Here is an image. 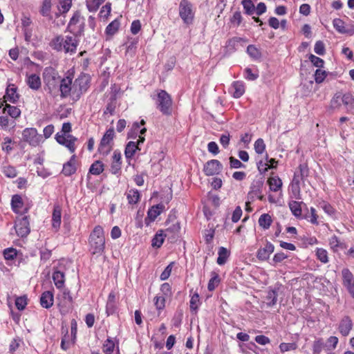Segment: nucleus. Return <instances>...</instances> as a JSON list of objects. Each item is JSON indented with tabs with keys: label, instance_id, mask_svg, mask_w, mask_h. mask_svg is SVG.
<instances>
[{
	"label": "nucleus",
	"instance_id": "obj_41",
	"mask_svg": "<svg viewBox=\"0 0 354 354\" xmlns=\"http://www.w3.org/2000/svg\"><path fill=\"white\" fill-rule=\"evenodd\" d=\"M301 203L296 201H292L288 204L291 212L297 218H299L301 216L302 211L301 207Z\"/></svg>",
	"mask_w": 354,
	"mask_h": 354
},
{
	"label": "nucleus",
	"instance_id": "obj_2",
	"mask_svg": "<svg viewBox=\"0 0 354 354\" xmlns=\"http://www.w3.org/2000/svg\"><path fill=\"white\" fill-rule=\"evenodd\" d=\"M90 250L93 254H101L105 248L104 232L100 225H97L89 236Z\"/></svg>",
	"mask_w": 354,
	"mask_h": 354
},
{
	"label": "nucleus",
	"instance_id": "obj_45",
	"mask_svg": "<svg viewBox=\"0 0 354 354\" xmlns=\"http://www.w3.org/2000/svg\"><path fill=\"white\" fill-rule=\"evenodd\" d=\"M105 0H86V8L89 12H96Z\"/></svg>",
	"mask_w": 354,
	"mask_h": 354
},
{
	"label": "nucleus",
	"instance_id": "obj_26",
	"mask_svg": "<svg viewBox=\"0 0 354 354\" xmlns=\"http://www.w3.org/2000/svg\"><path fill=\"white\" fill-rule=\"evenodd\" d=\"M19 98V94L17 93V87L14 84H10L6 91L4 100L11 103H15Z\"/></svg>",
	"mask_w": 354,
	"mask_h": 354
},
{
	"label": "nucleus",
	"instance_id": "obj_40",
	"mask_svg": "<svg viewBox=\"0 0 354 354\" xmlns=\"http://www.w3.org/2000/svg\"><path fill=\"white\" fill-rule=\"evenodd\" d=\"M218 257L217 258L216 263L220 266L224 265L226 263L227 258L229 257V251L225 248L221 247L218 249Z\"/></svg>",
	"mask_w": 354,
	"mask_h": 354
},
{
	"label": "nucleus",
	"instance_id": "obj_46",
	"mask_svg": "<svg viewBox=\"0 0 354 354\" xmlns=\"http://www.w3.org/2000/svg\"><path fill=\"white\" fill-rule=\"evenodd\" d=\"M61 209L59 207H55L52 216V225L54 228L59 227L61 224Z\"/></svg>",
	"mask_w": 354,
	"mask_h": 354
},
{
	"label": "nucleus",
	"instance_id": "obj_18",
	"mask_svg": "<svg viewBox=\"0 0 354 354\" xmlns=\"http://www.w3.org/2000/svg\"><path fill=\"white\" fill-rule=\"evenodd\" d=\"M164 208L165 206L162 204H158L150 208L148 210L147 216L145 219V224L149 225L151 222H153Z\"/></svg>",
	"mask_w": 354,
	"mask_h": 354
},
{
	"label": "nucleus",
	"instance_id": "obj_35",
	"mask_svg": "<svg viewBox=\"0 0 354 354\" xmlns=\"http://www.w3.org/2000/svg\"><path fill=\"white\" fill-rule=\"evenodd\" d=\"M127 198L129 204H137L140 201V194L138 189H131L127 192Z\"/></svg>",
	"mask_w": 354,
	"mask_h": 354
},
{
	"label": "nucleus",
	"instance_id": "obj_21",
	"mask_svg": "<svg viewBox=\"0 0 354 354\" xmlns=\"http://www.w3.org/2000/svg\"><path fill=\"white\" fill-rule=\"evenodd\" d=\"M76 156L73 155L70 160L64 164L62 173L66 176H70L76 172Z\"/></svg>",
	"mask_w": 354,
	"mask_h": 354
},
{
	"label": "nucleus",
	"instance_id": "obj_47",
	"mask_svg": "<svg viewBox=\"0 0 354 354\" xmlns=\"http://www.w3.org/2000/svg\"><path fill=\"white\" fill-rule=\"evenodd\" d=\"M333 24L335 30L342 34L348 33L349 31L344 26V22L340 19H335Z\"/></svg>",
	"mask_w": 354,
	"mask_h": 354
},
{
	"label": "nucleus",
	"instance_id": "obj_58",
	"mask_svg": "<svg viewBox=\"0 0 354 354\" xmlns=\"http://www.w3.org/2000/svg\"><path fill=\"white\" fill-rule=\"evenodd\" d=\"M255 152L258 154H262L266 150V145L262 138H258L254 145Z\"/></svg>",
	"mask_w": 354,
	"mask_h": 354
},
{
	"label": "nucleus",
	"instance_id": "obj_10",
	"mask_svg": "<svg viewBox=\"0 0 354 354\" xmlns=\"http://www.w3.org/2000/svg\"><path fill=\"white\" fill-rule=\"evenodd\" d=\"M15 229L17 236L21 238L26 237L30 232L29 216L17 217L15 221Z\"/></svg>",
	"mask_w": 354,
	"mask_h": 354
},
{
	"label": "nucleus",
	"instance_id": "obj_36",
	"mask_svg": "<svg viewBox=\"0 0 354 354\" xmlns=\"http://www.w3.org/2000/svg\"><path fill=\"white\" fill-rule=\"evenodd\" d=\"M3 113H7L12 118L15 119L20 116L21 110L17 106L6 104L3 109Z\"/></svg>",
	"mask_w": 354,
	"mask_h": 354
},
{
	"label": "nucleus",
	"instance_id": "obj_60",
	"mask_svg": "<svg viewBox=\"0 0 354 354\" xmlns=\"http://www.w3.org/2000/svg\"><path fill=\"white\" fill-rule=\"evenodd\" d=\"M329 245L330 246V248L334 252L337 251L339 248L342 247V243H340L339 239L335 235H333L329 239Z\"/></svg>",
	"mask_w": 354,
	"mask_h": 354
},
{
	"label": "nucleus",
	"instance_id": "obj_1",
	"mask_svg": "<svg viewBox=\"0 0 354 354\" xmlns=\"http://www.w3.org/2000/svg\"><path fill=\"white\" fill-rule=\"evenodd\" d=\"M80 43V37L76 35H59L52 39L50 46L57 51L73 55L76 53Z\"/></svg>",
	"mask_w": 354,
	"mask_h": 354
},
{
	"label": "nucleus",
	"instance_id": "obj_24",
	"mask_svg": "<svg viewBox=\"0 0 354 354\" xmlns=\"http://www.w3.org/2000/svg\"><path fill=\"white\" fill-rule=\"evenodd\" d=\"M62 333L64 334L61 341V348L64 351H67L72 345H73L75 341H73V337H70L68 335V330L67 328H62Z\"/></svg>",
	"mask_w": 354,
	"mask_h": 354
},
{
	"label": "nucleus",
	"instance_id": "obj_64",
	"mask_svg": "<svg viewBox=\"0 0 354 354\" xmlns=\"http://www.w3.org/2000/svg\"><path fill=\"white\" fill-rule=\"evenodd\" d=\"M314 51L319 55H324L325 54V45L322 41H316L314 47Z\"/></svg>",
	"mask_w": 354,
	"mask_h": 354
},
{
	"label": "nucleus",
	"instance_id": "obj_4",
	"mask_svg": "<svg viewBox=\"0 0 354 354\" xmlns=\"http://www.w3.org/2000/svg\"><path fill=\"white\" fill-rule=\"evenodd\" d=\"M43 80L48 92L52 93L59 85L61 77L54 68L48 66L44 68Z\"/></svg>",
	"mask_w": 354,
	"mask_h": 354
},
{
	"label": "nucleus",
	"instance_id": "obj_37",
	"mask_svg": "<svg viewBox=\"0 0 354 354\" xmlns=\"http://www.w3.org/2000/svg\"><path fill=\"white\" fill-rule=\"evenodd\" d=\"M258 223L259 226L263 229L268 230L272 223L271 216L266 213L261 214L259 218Z\"/></svg>",
	"mask_w": 354,
	"mask_h": 354
},
{
	"label": "nucleus",
	"instance_id": "obj_55",
	"mask_svg": "<svg viewBox=\"0 0 354 354\" xmlns=\"http://www.w3.org/2000/svg\"><path fill=\"white\" fill-rule=\"evenodd\" d=\"M27 304V297L26 295L17 297L15 299V306L19 310H24Z\"/></svg>",
	"mask_w": 354,
	"mask_h": 354
},
{
	"label": "nucleus",
	"instance_id": "obj_20",
	"mask_svg": "<svg viewBox=\"0 0 354 354\" xmlns=\"http://www.w3.org/2000/svg\"><path fill=\"white\" fill-rule=\"evenodd\" d=\"M180 230L179 223L172 224L164 231V234L171 242L175 241L178 237Z\"/></svg>",
	"mask_w": 354,
	"mask_h": 354
},
{
	"label": "nucleus",
	"instance_id": "obj_61",
	"mask_svg": "<svg viewBox=\"0 0 354 354\" xmlns=\"http://www.w3.org/2000/svg\"><path fill=\"white\" fill-rule=\"evenodd\" d=\"M154 305L158 310H162L165 307V298L163 296H156L154 297Z\"/></svg>",
	"mask_w": 354,
	"mask_h": 354
},
{
	"label": "nucleus",
	"instance_id": "obj_27",
	"mask_svg": "<svg viewBox=\"0 0 354 354\" xmlns=\"http://www.w3.org/2000/svg\"><path fill=\"white\" fill-rule=\"evenodd\" d=\"M26 82L29 88L33 91H38L41 86L40 77L36 74L27 75Z\"/></svg>",
	"mask_w": 354,
	"mask_h": 354
},
{
	"label": "nucleus",
	"instance_id": "obj_54",
	"mask_svg": "<svg viewBox=\"0 0 354 354\" xmlns=\"http://www.w3.org/2000/svg\"><path fill=\"white\" fill-rule=\"evenodd\" d=\"M316 257L323 263L328 262V252L325 249L317 248Z\"/></svg>",
	"mask_w": 354,
	"mask_h": 354
},
{
	"label": "nucleus",
	"instance_id": "obj_6",
	"mask_svg": "<svg viewBox=\"0 0 354 354\" xmlns=\"http://www.w3.org/2000/svg\"><path fill=\"white\" fill-rule=\"evenodd\" d=\"M73 100L77 101L89 87V77L82 74L73 82Z\"/></svg>",
	"mask_w": 354,
	"mask_h": 354
},
{
	"label": "nucleus",
	"instance_id": "obj_53",
	"mask_svg": "<svg viewBox=\"0 0 354 354\" xmlns=\"http://www.w3.org/2000/svg\"><path fill=\"white\" fill-rule=\"evenodd\" d=\"M120 27V22L118 20L111 21L106 28V33L109 35H114Z\"/></svg>",
	"mask_w": 354,
	"mask_h": 354
},
{
	"label": "nucleus",
	"instance_id": "obj_12",
	"mask_svg": "<svg viewBox=\"0 0 354 354\" xmlns=\"http://www.w3.org/2000/svg\"><path fill=\"white\" fill-rule=\"evenodd\" d=\"M59 87L60 91V96L62 98L71 97L73 100V78L70 76L61 78L59 83Z\"/></svg>",
	"mask_w": 354,
	"mask_h": 354
},
{
	"label": "nucleus",
	"instance_id": "obj_48",
	"mask_svg": "<svg viewBox=\"0 0 354 354\" xmlns=\"http://www.w3.org/2000/svg\"><path fill=\"white\" fill-rule=\"evenodd\" d=\"M103 352L105 354H112L115 348V343L111 337H108L103 344Z\"/></svg>",
	"mask_w": 354,
	"mask_h": 354
},
{
	"label": "nucleus",
	"instance_id": "obj_30",
	"mask_svg": "<svg viewBox=\"0 0 354 354\" xmlns=\"http://www.w3.org/2000/svg\"><path fill=\"white\" fill-rule=\"evenodd\" d=\"M269 188L272 192H278L282 187V180L279 176H272L268 180Z\"/></svg>",
	"mask_w": 354,
	"mask_h": 354
},
{
	"label": "nucleus",
	"instance_id": "obj_52",
	"mask_svg": "<svg viewBox=\"0 0 354 354\" xmlns=\"http://www.w3.org/2000/svg\"><path fill=\"white\" fill-rule=\"evenodd\" d=\"M342 100V97L340 93L335 94L330 101V108L334 110L339 109L343 104V100Z\"/></svg>",
	"mask_w": 354,
	"mask_h": 354
},
{
	"label": "nucleus",
	"instance_id": "obj_11",
	"mask_svg": "<svg viewBox=\"0 0 354 354\" xmlns=\"http://www.w3.org/2000/svg\"><path fill=\"white\" fill-rule=\"evenodd\" d=\"M22 137L25 142L32 147L39 145L42 138L35 128H26L22 132Z\"/></svg>",
	"mask_w": 354,
	"mask_h": 354
},
{
	"label": "nucleus",
	"instance_id": "obj_9",
	"mask_svg": "<svg viewBox=\"0 0 354 354\" xmlns=\"http://www.w3.org/2000/svg\"><path fill=\"white\" fill-rule=\"evenodd\" d=\"M57 299L61 314H67L71 310L73 304V297L69 290L62 288V293L57 295Z\"/></svg>",
	"mask_w": 354,
	"mask_h": 354
},
{
	"label": "nucleus",
	"instance_id": "obj_15",
	"mask_svg": "<svg viewBox=\"0 0 354 354\" xmlns=\"http://www.w3.org/2000/svg\"><path fill=\"white\" fill-rule=\"evenodd\" d=\"M343 285L346 288L348 292L354 297V276L348 268L342 270Z\"/></svg>",
	"mask_w": 354,
	"mask_h": 354
},
{
	"label": "nucleus",
	"instance_id": "obj_59",
	"mask_svg": "<svg viewBox=\"0 0 354 354\" xmlns=\"http://www.w3.org/2000/svg\"><path fill=\"white\" fill-rule=\"evenodd\" d=\"M327 73L326 71L318 68L315 73V81L317 84H320L324 82Z\"/></svg>",
	"mask_w": 354,
	"mask_h": 354
},
{
	"label": "nucleus",
	"instance_id": "obj_13",
	"mask_svg": "<svg viewBox=\"0 0 354 354\" xmlns=\"http://www.w3.org/2000/svg\"><path fill=\"white\" fill-rule=\"evenodd\" d=\"M55 139L59 144L65 146L71 153L75 152L76 149L75 142L77 140L75 137L70 134L60 135L57 133L55 136Z\"/></svg>",
	"mask_w": 354,
	"mask_h": 354
},
{
	"label": "nucleus",
	"instance_id": "obj_8",
	"mask_svg": "<svg viewBox=\"0 0 354 354\" xmlns=\"http://www.w3.org/2000/svg\"><path fill=\"white\" fill-rule=\"evenodd\" d=\"M115 137L113 128L109 129L102 136L98 147V151L103 156H107L113 148V140Z\"/></svg>",
	"mask_w": 354,
	"mask_h": 354
},
{
	"label": "nucleus",
	"instance_id": "obj_51",
	"mask_svg": "<svg viewBox=\"0 0 354 354\" xmlns=\"http://www.w3.org/2000/svg\"><path fill=\"white\" fill-rule=\"evenodd\" d=\"M247 53L254 59H260L261 57V53L260 50L254 45H249L247 47Z\"/></svg>",
	"mask_w": 354,
	"mask_h": 354
},
{
	"label": "nucleus",
	"instance_id": "obj_7",
	"mask_svg": "<svg viewBox=\"0 0 354 354\" xmlns=\"http://www.w3.org/2000/svg\"><path fill=\"white\" fill-rule=\"evenodd\" d=\"M193 5L188 0H181L179 4V16L186 25L193 23L194 19Z\"/></svg>",
	"mask_w": 354,
	"mask_h": 354
},
{
	"label": "nucleus",
	"instance_id": "obj_33",
	"mask_svg": "<svg viewBox=\"0 0 354 354\" xmlns=\"http://www.w3.org/2000/svg\"><path fill=\"white\" fill-rule=\"evenodd\" d=\"M15 127V122L9 120L7 115H0V127L5 131H10Z\"/></svg>",
	"mask_w": 354,
	"mask_h": 354
},
{
	"label": "nucleus",
	"instance_id": "obj_43",
	"mask_svg": "<svg viewBox=\"0 0 354 354\" xmlns=\"http://www.w3.org/2000/svg\"><path fill=\"white\" fill-rule=\"evenodd\" d=\"M241 4L243 7L245 14L252 15L255 13V6L252 0H242Z\"/></svg>",
	"mask_w": 354,
	"mask_h": 354
},
{
	"label": "nucleus",
	"instance_id": "obj_28",
	"mask_svg": "<svg viewBox=\"0 0 354 354\" xmlns=\"http://www.w3.org/2000/svg\"><path fill=\"white\" fill-rule=\"evenodd\" d=\"M319 207L323 209V211L330 218L333 219L337 218V212L336 209L328 202L322 201L319 203Z\"/></svg>",
	"mask_w": 354,
	"mask_h": 354
},
{
	"label": "nucleus",
	"instance_id": "obj_23",
	"mask_svg": "<svg viewBox=\"0 0 354 354\" xmlns=\"http://www.w3.org/2000/svg\"><path fill=\"white\" fill-rule=\"evenodd\" d=\"M54 302V295L52 291H44L40 297V304L44 308H50Z\"/></svg>",
	"mask_w": 354,
	"mask_h": 354
},
{
	"label": "nucleus",
	"instance_id": "obj_63",
	"mask_svg": "<svg viewBox=\"0 0 354 354\" xmlns=\"http://www.w3.org/2000/svg\"><path fill=\"white\" fill-rule=\"evenodd\" d=\"M12 143V140L10 137H6L3 138V142L1 144L2 150L6 151L7 153H10L12 150V147H11V144Z\"/></svg>",
	"mask_w": 354,
	"mask_h": 354
},
{
	"label": "nucleus",
	"instance_id": "obj_16",
	"mask_svg": "<svg viewBox=\"0 0 354 354\" xmlns=\"http://www.w3.org/2000/svg\"><path fill=\"white\" fill-rule=\"evenodd\" d=\"M145 139L144 136H139L137 142L130 141L127 143L124 150V155L127 159H131L135 155L136 151L140 150L139 146L145 142Z\"/></svg>",
	"mask_w": 354,
	"mask_h": 354
},
{
	"label": "nucleus",
	"instance_id": "obj_5",
	"mask_svg": "<svg viewBox=\"0 0 354 354\" xmlns=\"http://www.w3.org/2000/svg\"><path fill=\"white\" fill-rule=\"evenodd\" d=\"M84 21L85 19L81 16L80 12L76 11L71 17L68 24L67 29L73 35L80 37L84 35L85 26Z\"/></svg>",
	"mask_w": 354,
	"mask_h": 354
},
{
	"label": "nucleus",
	"instance_id": "obj_3",
	"mask_svg": "<svg viewBox=\"0 0 354 354\" xmlns=\"http://www.w3.org/2000/svg\"><path fill=\"white\" fill-rule=\"evenodd\" d=\"M156 104L157 109L165 115L172 113V100L170 95L165 90H160L156 95Z\"/></svg>",
	"mask_w": 354,
	"mask_h": 354
},
{
	"label": "nucleus",
	"instance_id": "obj_14",
	"mask_svg": "<svg viewBox=\"0 0 354 354\" xmlns=\"http://www.w3.org/2000/svg\"><path fill=\"white\" fill-rule=\"evenodd\" d=\"M223 169V165L218 160H211L207 161L203 168V171L207 176H214L218 174Z\"/></svg>",
	"mask_w": 354,
	"mask_h": 354
},
{
	"label": "nucleus",
	"instance_id": "obj_29",
	"mask_svg": "<svg viewBox=\"0 0 354 354\" xmlns=\"http://www.w3.org/2000/svg\"><path fill=\"white\" fill-rule=\"evenodd\" d=\"M53 280L58 289L63 288L65 282L64 273L59 270H55L53 273Z\"/></svg>",
	"mask_w": 354,
	"mask_h": 354
},
{
	"label": "nucleus",
	"instance_id": "obj_34",
	"mask_svg": "<svg viewBox=\"0 0 354 354\" xmlns=\"http://www.w3.org/2000/svg\"><path fill=\"white\" fill-rule=\"evenodd\" d=\"M165 238H166V236L164 234V231L162 230H158L152 239V247L157 248H160L164 242Z\"/></svg>",
	"mask_w": 354,
	"mask_h": 354
},
{
	"label": "nucleus",
	"instance_id": "obj_49",
	"mask_svg": "<svg viewBox=\"0 0 354 354\" xmlns=\"http://www.w3.org/2000/svg\"><path fill=\"white\" fill-rule=\"evenodd\" d=\"M277 292L275 290H270L266 295V299L269 306H274L277 301Z\"/></svg>",
	"mask_w": 354,
	"mask_h": 354
},
{
	"label": "nucleus",
	"instance_id": "obj_17",
	"mask_svg": "<svg viewBox=\"0 0 354 354\" xmlns=\"http://www.w3.org/2000/svg\"><path fill=\"white\" fill-rule=\"evenodd\" d=\"M145 120L142 119L140 122H135L133 123L132 127L127 133L128 138L135 139L137 136H143L146 133L147 129L145 127L141 128L142 126L145 125Z\"/></svg>",
	"mask_w": 354,
	"mask_h": 354
},
{
	"label": "nucleus",
	"instance_id": "obj_32",
	"mask_svg": "<svg viewBox=\"0 0 354 354\" xmlns=\"http://www.w3.org/2000/svg\"><path fill=\"white\" fill-rule=\"evenodd\" d=\"M24 205L22 198L18 194L12 196L11 199V207L14 212L18 214Z\"/></svg>",
	"mask_w": 354,
	"mask_h": 354
},
{
	"label": "nucleus",
	"instance_id": "obj_62",
	"mask_svg": "<svg viewBox=\"0 0 354 354\" xmlns=\"http://www.w3.org/2000/svg\"><path fill=\"white\" fill-rule=\"evenodd\" d=\"M50 8L51 0H44L40 12L43 16L47 17L50 14Z\"/></svg>",
	"mask_w": 354,
	"mask_h": 354
},
{
	"label": "nucleus",
	"instance_id": "obj_42",
	"mask_svg": "<svg viewBox=\"0 0 354 354\" xmlns=\"http://www.w3.org/2000/svg\"><path fill=\"white\" fill-rule=\"evenodd\" d=\"M21 254H19L17 250L13 248H8L3 250V257L7 261H12L15 259L19 258Z\"/></svg>",
	"mask_w": 354,
	"mask_h": 354
},
{
	"label": "nucleus",
	"instance_id": "obj_25",
	"mask_svg": "<svg viewBox=\"0 0 354 354\" xmlns=\"http://www.w3.org/2000/svg\"><path fill=\"white\" fill-rule=\"evenodd\" d=\"M353 327V322L348 316L344 317L339 325V333L344 337L347 336Z\"/></svg>",
	"mask_w": 354,
	"mask_h": 354
},
{
	"label": "nucleus",
	"instance_id": "obj_50",
	"mask_svg": "<svg viewBox=\"0 0 354 354\" xmlns=\"http://www.w3.org/2000/svg\"><path fill=\"white\" fill-rule=\"evenodd\" d=\"M248 40L243 37H234L227 41V47L232 50H236V46L240 42H247Z\"/></svg>",
	"mask_w": 354,
	"mask_h": 354
},
{
	"label": "nucleus",
	"instance_id": "obj_22",
	"mask_svg": "<svg viewBox=\"0 0 354 354\" xmlns=\"http://www.w3.org/2000/svg\"><path fill=\"white\" fill-rule=\"evenodd\" d=\"M117 308L116 295L113 291H111L108 296L106 305V313L107 316L114 314Z\"/></svg>",
	"mask_w": 354,
	"mask_h": 354
},
{
	"label": "nucleus",
	"instance_id": "obj_38",
	"mask_svg": "<svg viewBox=\"0 0 354 354\" xmlns=\"http://www.w3.org/2000/svg\"><path fill=\"white\" fill-rule=\"evenodd\" d=\"M221 279L218 273L216 272H211V279L207 284V289L209 291H213L219 285Z\"/></svg>",
	"mask_w": 354,
	"mask_h": 354
},
{
	"label": "nucleus",
	"instance_id": "obj_56",
	"mask_svg": "<svg viewBox=\"0 0 354 354\" xmlns=\"http://www.w3.org/2000/svg\"><path fill=\"white\" fill-rule=\"evenodd\" d=\"M310 223L313 225H319L318 215L317 214L316 209L311 207L310 209V214L305 217Z\"/></svg>",
	"mask_w": 354,
	"mask_h": 354
},
{
	"label": "nucleus",
	"instance_id": "obj_31",
	"mask_svg": "<svg viewBox=\"0 0 354 354\" xmlns=\"http://www.w3.org/2000/svg\"><path fill=\"white\" fill-rule=\"evenodd\" d=\"M232 95L234 98L241 97L245 93V86L242 82L236 81L232 84Z\"/></svg>",
	"mask_w": 354,
	"mask_h": 354
},
{
	"label": "nucleus",
	"instance_id": "obj_39",
	"mask_svg": "<svg viewBox=\"0 0 354 354\" xmlns=\"http://www.w3.org/2000/svg\"><path fill=\"white\" fill-rule=\"evenodd\" d=\"M342 100H343V104L348 111L354 109V96L352 94L347 93L342 95Z\"/></svg>",
	"mask_w": 354,
	"mask_h": 354
},
{
	"label": "nucleus",
	"instance_id": "obj_44",
	"mask_svg": "<svg viewBox=\"0 0 354 354\" xmlns=\"http://www.w3.org/2000/svg\"><path fill=\"white\" fill-rule=\"evenodd\" d=\"M104 171V164L100 160L95 161L90 167L89 173L93 175H100Z\"/></svg>",
	"mask_w": 354,
	"mask_h": 354
},
{
	"label": "nucleus",
	"instance_id": "obj_57",
	"mask_svg": "<svg viewBox=\"0 0 354 354\" xmlns=\"http://www.w3.org/2000/svg\"><path fill=\"white\" fill-rule=\"evenodd\" d=\"M200 304L199 295L195 292L190 299V309L192 312L196 313Z\"/></svg>",
	"mask_w": 354,
	"mask_h": 354
},
{
	"label": "nucleus",
	"instance_id": "obj_19",
	"mask_svg": "<svg viewBox=\"0 0 354 354\" xmlns=\"http://www.w3.org/2000/svg\"><path fill=\"white\" fill-rule=\"evenodd\" d=\"M274 246L269 241L266 242L265 247L259 248L257 252V257L260 261H266L274 252Z\"/></svg>",
	"mask_w": 354,
	"mask_h": 354
}]
</instances>
